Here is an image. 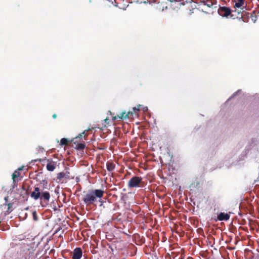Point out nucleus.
Returning <instances> with one entry per match:
<instances>
[{
	"mask_svg": "<svg viewBox=\"0 0 259 259\" xmlns=\"http://www.w3.org/2000/svg\"><path fill=\"white\" fill-rule=\"evenodd\" d=\"M30 196L34 200L40 199V205L42 207L47 206L50 199V194L48 191H40L39 188L34 187V190L31 193Z\"/></svg>",
	"mask_w": 259,
	"mask_h": 259,
	"instance_id": "1",
	"label": "nucleus"
},
{
	"mask_svg": "<svg viewBox=\"0 0 259 259\" xmlns=\"http://www.w3.org/2000/svg\"><path fill=\"white\" fill-rule=\"evenodd\" d=\"M104 193V191L100 189L90 190L88 194L84 196L83 201L87 205H90L96 200V198H102Z\"/></svg>",
	"mask_w": 259,
	"mask_h": 259,
	"instance_id": "2",
	"label": "nucleus"
},
{
	"mask_svg": "<svg viewBox=\"0 0 259 259\" xmlns=\"http://www.w3.org/2000/svg\"><path fill=\"white\" fill-rule=\"evenodd\" d=\"M143 183L141 177L134 176L132 177L128 181L127 186L128 188H137L141 186Z\"/></svg>",
	"mask_w": 259,
	"mask_h": 259,
	"instance_id": "3",
	"label": "nucleus"
},
{
	"mask_svg": "<svg viewBox=\"0 0 259 259\" xmlns=\"http://www.w3.org/2000/svg\"><path fill=\"white\" fill-rule=\"evenodd\" d=\"M218 13L220 16L223 17L227 18L229 16H230L231 17H233V15L231 14V9L225 6H220L218 10Z\"/></svg>",
	"mask_w": 259,
	"mask_h": 259,
	"instance_id": "4",
	"label": "nucleus"
},
{
	"mask_svg": "<svg viewBox=\"0 0 259 259\" xmlns=\"http://www.w3.org/2000/svg\"><path fill=\"white\" fill-rule=\"evenodd\" d=\"M132 116H133V112L132 111H128L127 112L123 111L120 115H117L113 117L112 119L113 121H119L121 119L130 118Z\"/></svg>",
	"mask_w": 259,
	"mask_h": 259,
	"instance_id": "5",
	"label": "nucleus"
},
{
	"mask_svg": "<svg viewBox=\"0 0 259 259\" xmlns=\"http://www.w3.org/2000/svg\"><path fill=\"white\" fill-rule=\"evenodd\" d=\"M170 2L169 7L172 9H180L182 6L185 5L183 0H169Z\"/></svg>",
	"mask_w": 259,
	"mask_h": 259,
	"instance_id": "6",
	"label": "nucleus"
},
{
	"mask_svg": "<svg viewBox=\"0 0 259 259\" xmlns=\"http://www.w3.org/2000/svg\"><path fill=\"white\" fill-rule=\"evenodd\" d=\"M47 162L46 165L47 169L49 171H53L56 167L57 162L53 161L52 159H46Z\"/></svg>",
	"mask_w": 259,
	"mask_h": 259,
	"instance_id": "7",
	"label": "nucleus"
},
{
	"mask_svg": "<svg viewBox=\"0 0 259 259\" xmlns=\"http://www.w3.org/2000/svg\"><path fill=\"white\" fill-rule=\"evenodd\" d=\"M82 254V251L81 249L79 247H77L73 250L72 259H80Z\"/></svg>",
	"mask_w": 259,
	"mask_h": 259,
	"instance_id": "8",
	"label": "nucleus"
},
{
	"mask_svg": "<svg viewBox=\"0 0 259 259\" xmlns=\"http://www.w3.org/2000/svg\"><path fill=\"white\" fill-rule=\"evenodd\" d=\"M230 218V215L227 213L221 212L218 215V219L219 221H228Z\"/></svg>",
	"mask_w": 259,
	"mask_h": 259,
	"instance_id": "9",
	"label": "nucleus"
},
{
	"mask_svg": "<svg viewBox=\"0 0 259 259\" xmlns=\"http://www.w3.org/2000/svg\"><path fill=\"white\" fill-rule=\"evenodd\" d=\"M86 4L87 7L91 8L95 5L98 4V0H88Z\"/></svg>",
	"mask_w": 259,
	"mask_h": 259,
	"instance_id": "10",
	"label": "nucleus"
},
{
	"mask_svg": "<svg viewBox=\"0 0 259 259\" xmlns=\"http://www.w3.org/2000/svg\"><path fill=\"white\" fill-rule=\"evenodd\" d=\"M245 0H235L234 8H241L244 7Z\"/></svg>",
	"mask_w": 259,
	"mask_h": 259,
	"instance_id": "11",
	"label": "nucleus"
},
{
	"mask_svg": "<svg viewBox=\"0 0 259 259\" xmlns=\"http://www.w3.org/2000/svg\"><path fill=\"white\" fill-rule=\"evenodd\" d=\"M115 165L112 162L108 161L106 163L107 169L109 171H113L115 168Z\"/></svg>",
	"mask_w": 259,
	"mask_h": 259,
	"instance_id": "12",
	"label": "nucleus"
},
{
	"mask_svg": "<svg viewBox=\"0 0 259 259\" xmlns=\"http://www.w3.org/2000/svg\"><path fill=\"white\" fill-rule=\"evenodd\" d=\"M201 4L204 6H207L208 8H211L213 5V3L211 0H206L201 1Z\"/></svg>",
	"mask_w": 259,
	"mask_h": 259,
	"instance_id": "13",
	"label": "nucleus"
},
{
	"mask_svg": "<svg viewBox=\"0 0 259 259\" xmlns=\"http://www.w3.org/2000/svg\"><path fill=\"white\" fill-rule=\"evenodd\" d=\"M65 178L66 179V176L64 171H61L57 174V180L59 182L63 181V179Z\"/></svg>",
	"mask_w": 259,
	"mask_h": 259,
	"instance_id": "14",
	"label": "nucleus"
},
{
	"mask_svg": "<svg viewBox=\"0 0 259 259\" xmlns=\"http://www.w3.org/2000/svg\"><path fill=\"white\" fill-rule=\"evenodd\" d=\"M20 176V174L19 171L15 170L14 172L12 175V179L13 181V183H15L16 181V179L18 178Z\"/></svg>",
	"mask_w": 259,
	"mask_h": 259,
	"instance_id": "15",
	"label": "nucleus"
},
{
	"mask_svg": "<svg viewBox=\"0 0 259 259\" xmlns=\"http://www.w3.org/2000/svg\"><path fill=\"white\" fill-rule=\"evenodd\" d=\"M85 147L84 143H77L76 144L75 149L78 150H83Z\"/></svg>",
	"mask_w": 259,
	"mask_h": 259,
	"instance_id": "16",
	"label": "nucleus"
},
{
	"mask_svg": "<svg viewBox=\"0 0 259 259\" xmlns=\"http://www.w3.org/2000/svg\"><path fill=\"white\" fill-rule=\"evenodd\" d=\"M250 17L251 19V21L253 23H255L257 21V19L258 17L256 15V14L255 13V12L253 11L251 14H250Z\"/></svg>",
	"mask_w": 259,
	"mask_h": 259,
	"instance_id": "17",
	"label": "nucleus"
},
{
	"mask_svg": "<svg viewBox=\"0 0 259 259\" xmlns=\"http://www.w3.org/2000/svg\"><path fill=\"white\" fill-rule=\"evenodd\" d=\"M69 141L67 138H62L60 141V145L66 146L68 144Z\"/></svg>",
	"mask_w": 259,
	"mask_h": 259,
	"instance_id": "18",
	"label": "nucleus"
},
{
	"mask_svg": "<svg viewBox=\"0 0 259 259\" xmlns=\"http://www.w3.org/2000/svg\"><path fill=\"white\" fill-rule=\"evenodd\" d=\"M65 176H66V179H72L74 178V177H71L70 176V173L68 169H66L65 171H64Z\"/></svg>",
	"mask_w": 259,
	"mask_h": 259,
	"instance_id": "19",
	"label": "nucleus"
},
{
	"mask_svg": "<svg viewBox=\"0 0 259 259\" xmlns=\"http://www.w3.org/2000/svg\"><path fill=\"white\" fill-rule=\"evenodd\" d=\"M140 107H141V105H139L137 107H134L133 108V111H132L133 112V114L134 113H136L137 111H140Z\"/></svg>",
	"mask_w": 259,
	"mask_h": 259,
	"instance_id": "20",
	"label": "nucleus"
},
{
	"mask_svg": "<svg viewBox=\"0 0 259 259\" xmlns=\"http://www.w3.org/2000/svg\"><path fill=\"white\" fill-rule=\"evenodd\" d=\"M89 131H90V128H89L87 130L84 131L82 133H81L83 135V136L85 139H86V138L88 136V134H87V132Z\"/></svg>",
	"mask_w": 259,
	"mask_h": 259,
	"instance_id": "21",
	"label": "nucleus"
},
{
	"mask_svg": "<svg viewBox=\"0 0 259 259\" xmlns=\"http://www.w3.org/2000/svg\"><path fill=\"white\" fill-rule=\"evenodd\" d=\"M33 219L34 221H36L38 220L37 213L36 211H33L32 212Z\"/></svg>",
	"mask_w": 259,
	"mask_h": 259,
	"instance_id": "22",
	"label": "nucleus"
},
{
	"mask_svg": "<svg viewBox=\"0 0 259 259\" xmlns=\"http://www.w3.org/2000/svg\"><path fill=\"white\" fill-rule=\"evenodd\" d=\"M83 135L80 133V134H79L76 138H75V140H76V141L74 142V144H76V142H78V141L77 140L78 139H81L83 137Z\"/></svg>",
	"mask_w": 259,
	"mask_h": 259,
	"instance_id": "23",
	"label": "nucleus"
},
{
	"mask_svg": "<svg viewBox=\"0 0 259 259\" xmlns=\"http://www.w3.org/2000/svg\"><path fill=\"white\" fill-rule=\"evenodd\" d=\"M254 12H255V13L256 14V15L257 16V17H259V10H255V11H254Z\"/></svg>",
	"mask_w": 259,
	"mask_h": 259,
	"instance_id": "24",
	"label": "nucleus"
},
{
	"mask_svg": "<svg viewBox=\"0 0 259 259\" xmlns=\"http://www.w3.org/2000/svg\"><path fill=\"white\" fill-rule=\"evenodd\" d=\"M57 116V114H54L53 115V116H52L53 118H54V119L56 118Z\"/></svg>",
	"mask_w": 259,
	"mask_h": 259,
	"instance_id": "25",
	"label": "nucleus"
},
{
	"mask_svg": "<svg viewBox=\"0 0 259 259\" xmlns=\"http://www.w3.org/2000/svg\"><path fill=\"white\" fill-rule=\"evenodd\" d=\"M8 205V208L9 209L11 207L12 204L11 203H9Z\"/></svg>",
	"mask_w": 259,
	"mask_h": 259,
	"instance_id": "26",
	"label": "nucleus"
},
{
	"mask_svg": "<svg viewBox=\"0 0 259 259\" xmlns=\"http://www.w3.org/2000/svg\"><path fill=\"white\" fill-rule=\"evenodd\" d=\"M8 197H6L5 198V200H6V201H8Z\"/></svg>",
	"mask_w": 259,
	"mask_h": 259,
	"instance_id": "27",
	"label": "nucleus"
},
{
	"mask_svg": "<svg viewBox=\"0 0 259 259\" xmlns=\"http://www.w3.org/2000/svg\"><path fill=\"white\" fill-rule=\"evenodd\" d=\"M23 168L22 167H20L17 170H22Z\"/></svg>",
	"mask_w": 259,
	"mask_h": 259,
	"instance_id": "28",
	"label": "nucleus"
},
{
	"mask_svg": "<svg viewBox=\"0 0 259 259\" xmlns=\"http://www.w3.org/2000/svg\"><path fill=\"white\" fill-rule=\"evenodd\" d=\"M187 259H193V258H192V257H188L187 258Z\"/></svg>",
	"mask_w": 259,
	"mask_h": 259,
	"instance_id": "29",
	"label": "nucleus"
},
{
	"mask_svg": "<svg viewBox=\"0 0 259 259\" xmlns=\"http://www.w3.org/2000/svg\"><path fill=\"white\" fill-rule=\"evenodd\" d=\"M108 120V118H106L104 120L105 122H106Z\"/></svg>",
	"mask_w": 259,
	"mask_h": 259,
	"instance_id": "30",
	"label": "nucleus"
},
{
	"mask_svg": "<svg viewBox=\"0 0 259 259\" xmlns=\"http://www.w3.org/2000/svg\"><path fill=\"white\" fill-rule=\"evenodd\" d=\"M25 193L26 194V195H28L27 191V190H26V191H25Z\"/></svg>",
	"mask_w": 259,
	"mask_h": 259,
	"instance_id": "31",
	"label": "nucleus"
},
{
	"mask_svg": "<svg viewBox=\"0 0 259 259\" xmlns=\"http://www.w3.org/2000/svg\"><path fill=\"white\" fill-rule=\"evenodd\" d=\"M165 9H167V6H166V7H165Z\"/></svg>",
	"mask_w": 259,
	"mask_h": 259,
	"instance_id": "32",
	"label": "nucleus"
}]
</instances>
